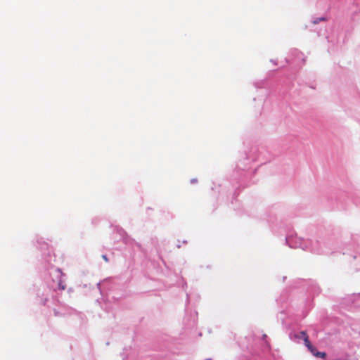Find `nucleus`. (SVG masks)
<instances>
[{"label": "nucleus", "mask_w": 360, "mask_h": 360, "mask_svg": "<svg viewBox=\"0 0 360 360\" xmlns=\"http://www.w3.org/2000/svg\"><path fill=\"white\" fill-rule=\"evenodd\" d=\"M305 346L311 352V353L317 358L324 359L326 357V352H319L316 347H314L310 342L309 340H305Z\"/></svg>", "instance_id": "1"}, {"label": "nucleus", "mask_w": 360, "mask_h": 360, "mask_svg": "<svg viewBox=\"0 0 360 360\" xmlns=\"http://www.w3.org/2000/svg\"><path fill=\"white\" fill-rule=\"evenodd\" d=\"M296 338L299 339H303L304 343L305 344V340H309V337L307 334L306 331H301L299 334L296 335Z\"/></svg>", "instance_id": "2"}, {"label": "nucleus", "mask_w": 360, "mask_h": 360, "mask_svg": "<svg viewBox=\"0 0 360 360\" xmlns=\"http://www.w3.org/2000/svg\"><path fill=\"white\" fill-rule=\"evenodd\" d=\"M102 257H103V259L106 262H108L109 261V259H108V258L107 257V256H106V255H103L102 256Z\"/></svg>", "instance_id": "3"}]
</instances>
